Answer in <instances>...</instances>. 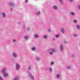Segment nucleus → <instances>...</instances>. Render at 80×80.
<instances>
[{
  "instance_id": "nucleus-9",
  "label": "nucleus",
  "mask_w": 80,
  "mask_h": 80,
  "mask_svg": "<svg viewBox=\"0 0 80 80\" xmlns=\"http://www.w3.org/2000/svg\"><path fill=\"white\" fill-rule=\"evenodd\" d=\"M76 29H78V30H80V26L79 25H78L76 26Z\"/></svg>"
},
{
  "instance_id": "nucleus-37",
  "label": "nucleus",
  "mask_w": 80,
  "mask_h": 80,
  "mask_svg": "<svg viewBox=\"0 0 80 80\" xmlns=\"http://www.w3.org/2000/svg\"><path fill=\"white\" fill-rule=\"evenodd\" d=\"M28 2V1H27V0H26V1H25V2Z\"/></svg>"
},
{
  "instance_id": "nucleus-15",
  "label": "nucleus",
  "mask_w": 80,
  "mask_h": 80,
  "mask_svg": "<svg viewBox=\"0 0 80 80\" xmlns=\"http://www.w3.org/2000/svg\"><path fill=\"white\" fill-rule=\"evenodd\" d=\"M19 80V77H18L14 79V80Z\"/></svg>"
},
{
  "instance_id": "nucleus-31",
  "label": "nucleus",
  "mask_w": 80,
  "mask_h": 80,
  "mask_svg": "<svg viewBox=\"0 0 80 80\" xmlns=\"http://www.w3.org/2000/svg\"><path fill=\"white\" fill-rule=\"evenodd\" d=\"M74 23H77V20H74Z\"/></svg>"
},
{
  "instance_id": "nucleus-10",
  "label": "nucleus",
  "mask_w": 80,
  "mask_h": 80,
  "mask_svg": "<svg viewBox=\"0 0 80 80\" xmlns=\"http://www.w3.org/2000/svg\"><path fill=\"white\" fill-rule=\"evenodd\" d=\"M53 8L54 9H55V10H57L58 9V8H57V7L56 6H53Z\"/></svg>"
},
{
  "instance_id": "nucleus-18",
  "label": "nucleus",
  "mask_w": 80,
  "mask_h": 80,
  "mask_svg": "<svg viewBox=\"0 0 80 80\" xmlns=\"http://www.w3.org/2000/svg\"><path fill=\"white\" fill-rule=\"evenodd\" d=\"M36 59L37 60V61H39L40 60V59L38 57H36Z\"/></svg>"
},
{
  "instance_id": "nucleus-17",
  "label": "nucleus",
  "mask_w": 80,
  "mask_h": 80,
  "mask_svg": "<svg viewBox=\"0 0 80 80\" xmlns=\"http://www.w3.org/2000/svg\"><path fill=\"white\" fill-rule=\"evenodd\" d=\"M32 50L33 51H35V50H36V48L35 47H33L32 48Z\"/></svg>"
},
{
  "instance_id": "nucleus-24",
  "label": "nucleus",
  "mask_w": 80,
  "mask_h": 80,
  "mask_svg": "<svg viewBox=\"0 0 80 80\" xmlns=\"http://www.w3.org/2000/svg\"><path fill=\"white\" fill-rule=\"evenodd\" d=\"M25 38L26 40H28V36H26L25 37Z\"/></svg>"
},
{
  "instance_id": "nucleus-16",
  "label": "nucleus",
  "mask_w": 80,
  "mask_h": 80,
  "mask_svg": "<svg viewBox=\"0 0 80 80\" xmlns=\"http://www.w3.org/2000/svg\"><path fill=\"white\" fill-rule=\"evenodd\" d=\"M47 37H48V36L47 35H45L43 37V38L44 39H47Z\"/></svg>"
},
{
  "instance_id": "nucleus-7",
  "label": "nucleus",
  "mask_w": 80,
  "mask_h": 80,
  "mask_svg": "<svg viewBox=\"0 0 80 80\" xmlns=\"http://www.w3.org/2000/svg\"><path fill=\"white\" fill-rule=\"evenodd\" d=\"M61 32L62 33L64 34L65 33V29L63 28H62L61 29Z\"/></svg>"
},
{
  "instance_id": "nucleus-4",
  "label": "nucleus",
  "mask_w": 80,
  "mask_h": 80,
  "mask_svg": "<svg viewBox=\"0 0 80 80\" xmlns=\"http://www.w3.org/2000/svg\"><path fill=\"white\" fill-rule=\"evenodd\" d=\"M29 76L30 78L32 79V80H33L34 79V77L32 75V74L30 73H29Z\"/></svg>"
},
{
  "instance_id": "nucleus-30",
  "label": "nucleus",
  "mask_w": 80,
  "mask_h": 80,
  "mask_svg": "<svg viewBox=\"0 0 80 80\" xmlns=\"http://www.w3.org/2000/svg\"><path fill=\"white\" fill-rule=\"evenodd\" d=\"M2 80V77L0 76V80Z\"/></svg>"
},
{
  "instance_id": "nucleus-40",
  "label": "nucleus",
  "mask_w": 80,
  "mask_h": 80,
  "mask_svg": "<svg viewBox=\"0 0 80 80\" xmlns=\"http://www.w3.org/2000/svg\"><path fill=\"white\" fill-rule=\"evenodd\" d=\"M11 10H12V9H11Z\"/></svg>"
},
{
  "instance_id": "nucleus-36",
  "label": "nucleus",
  "mask_w": 80,
  "mask_h": 80,
  "mask_svg": "<svg viewBox=\"0 0 80 80\" xmlns=\"http://www.w3.org/2000/svg\"><path fill=\"white\" fill-rule=\"evenodd\" d=\"M78 8H79L80 10V5H79L78 6Z\"/></svg>"
},
{
  "instance_id": "nucleus-12",
  "label": "nucleus",
  "mask_w": 80,
  "mask_h": 80,
  "mask_svg": "<svg viewBox=\"0 0 80 80\" xmlns=\"http://www.w3.org/2000/svg\"><path fill=\"white\" fill-rule=\"evenodd\" d=\"M9 5H10L11 6H14V4L13 3H12V2H9Z\"/></svg>"
},
{
  "instance_id": "nucleus-20",
  "label": "nucleus",
  "mask_w": 80,
  "mask_h": 80,
  "mask_svg": "<svg viewBox=\"0 0 80 80\" xmlns=\"http://www.w3.org/2000/svg\"><path fill=\"white\" fill-rule=\"evenodd\" d=\"M77 34H73V37H77Z\"/></svg>"
},
{
  "instance_id": "nucleus-22",
  "label": "nucleus",
  "mask_w": 80,
  "mask_h": 80,
  "mask_svg": "<svg viewBox=\"0 0 80 80\" xmlns=\"http://www.w3.org/2000/svg\"><path fill=\"white\" fill-rule=\"evenodd\" d=\"M71 57V58H74V57H75V56H74V55L73 54H72V55H71L70 56Z\"/></svg>"
},
{
  "instance_id": "nucleus-5",
  "label": "nucleus",
  "mask_w": 80,
  "mask_h": 80,
  "mask_svg": "<svg viewBox=\"0 0 80 80\" xmlns=\"http://www.w3.org/2000/svg\"><path fill=\"white\" fill-rule=\"evenodd\" d=\"M12 56L13 57H14V58H17V56H18V55L17 53L13 52L12 53Z\"/></svg>"
},
{
  "instance_id": "nucleus-11",
  "label": "nucleus",
  "mask_w": 80,
  "mask_h": 80,
  "mask_svg": "<svg viewBox=\"0 0 80 80\" xmlns=\"http://www.w3.org/2000/svg\"><path fill=\"white\" fill-rule=\"evenodd\" d=\"M56 77L57 78H58L59 77H60V73L58 74L57 75H56Z\"/></svg>"
},
{
  "instance_id": "nucleus-19",
  "label": "nucleus",
  "mask_w": 80,
  "mask_h": 80,
  "mask_svg": "<svg viewBox=\"0 0 80 80\" xmlns=\"http://www.w3.org/2000/svg\"><path fill=\"white\" fill-rule=\"evenodd\" d=\"M59 2H60L61 3V4H63V1H62V0H58Z\"/></svg>"
},
{
  "instance_id": "nucleus-34",
  "label": "nucleus",
  "mask_w": 80,
  "mask_h": 80,
  "mask_svg": "<svg viewBox=\"0 0 80 80\" xmlns=\"http://www.w3.org/2000/svg\"><path fill=\"white\" fill-rule=\"evenodd\" d=\"M30 68H31V67H30V66H29V68H28L29 70H30Z\"/></svg>"
},
{
  "instance_id": "nucleus-39",
  "label": "nucleus",
  "mask_w": 80,
  "mask_h": 80,
  "mask_svg": "<svg viewBox=\"0 0 80 80\" xmlns=\"http://www.w3.org/2000/svg\"><path fill=\"white\" fill-rule=\"evenodd\" d=\"M53 40L54 41V40H55V39H54V38H53Z\"/></svg>"
},
{
  "instance_id": "nucleus-8",
  "label": "nucleus",
  "mask_w": 80,
  "mask_h": 80,
  "mask_svg": "<svg viewBox=\"0 0 80 80\" xmlns=\"http://www.w3.org/2000/svg\"><path fill=\"white\" fill-rule=\"evenodd\" d=\"M60 51H62L63 50V46L62 45H60Z\"/></svg>"
},
{
  "instance_id": "nucleus-27",
  "label": "nucleus",
  "mask_w": 80,
  "mask_h": 80,
  "mask_svg": "<svg viewBox=\"0 0 80 80\" xmlns=\"http://www.w3.org/2000/svg\"><path fill=\"white\" fill-rule=\"evenodd\" d=\"M64 43H67V41L66 40H64Z\"/></svg>"
},
{
  "instance_id": "nucleus-35",
  "label": "nucleus",
  "mask_w": 80,
  "mask_h": 80,
  "mask_svg": "<svg viewBox=\"0 0 80 80\" xmlns=\"http://www.w3.org/2000/svg\"><path fill=\"white\" fill-rule=\"evenodd\" d=\"M70 2H73V0H69Z\"/></svg>"
},
{
  "instance_id": "nucleus-13",
  "label": "nucleus",
  "mask_w": 80,
  "mask_h": 80,
  "mask_svg": "<svg viewBox=\"0 0 80 80\" xmlns=\"http://www.w3.org/2000/svg\"><path fill=\"white\" fill-rule=\"evenodd\" d=\"M7 15H6V14H5V13H3L2 14V17L3 18H5V17H6Z\"/></svg>"
},
{
  "instance_id": "nucleus-23",
  "label": "nucleus",
  "mask_w": 80,
  "mask_h": 80,
  "mask_svg": "<svg viewBox=\"0 0 80 80\" xmlns=\"http://www.w3.org/2000/svg\"><path fill=\"white\" fill-rule=\"evenodd\" d=\"M67 68H68V69H71V67L70 66H67Z\"/></svg>"
},
{
  "instance_id": "nucleus-25",
  "label": "nucleus",
  "mask_w": 80,
  "mask_h": 80,
  "mask_svg": "<svg viewBox=\"0 0 80 80\" xmlns=\"http://www.w3.org/2000/svg\"><path fill=\"white\" fill-rule=\"evenodd\" d=\"M56 37L57 38H59V37H60V35L58 34L56 35Z\"/></svg>"
},
{
  "instance_id": "nucleus-2",
  "label": "nucleus",
  "mask_w": 80,
  "mask_h": 80,
  "mask_svg": "<svg viewBox=\"0 0 80 80\" xmlns=\"http://www.w3.org/2000/svg\"><path fill=\"white\" fill-rule=\"evenodd\" d=\"M16 70H18L20 69V65L18 63H16Z\"/></svg>"
},
{
  "instance_id": "nucleus-28",
  "label": "nucleus",
  "mask_w": 80,
  "mask_h": 80,
  "mask_svg": "<svg viewBox=\"0 0 80 80\" xmlns=\"http://www.w3.org/2000/svg\"><path fill=\"white\" fill-rule=\"evenodd\" d=\"M54 63V62H51V65H53Z\"/></svg>"
},
{
  "instance_id": "nucleus-33",
  "label": "nucleus",
  "mask_w": 80,
  "mask_h": 80,
  "mask_svg": "<svg viewBox=\"0 0 80 80\" xmlns=\"http://www.w3.org/2000/svg\"><path fill=\"white\" fill-rule=\"evenodd\" d=\"M50 31H51V30H50V29H48V31L50 32Z\"/></svg>"
},
{
  "instance_id": "nucleus-3",
  "label": "nucleus",
  "mask_w": 80,
  "mask_h": 80,
  "mask_svg": "<svg viewBox=\"0 0 80 80\" xmlns=\"http://www.w3.org/2000/svg\"><path fill=\"white\" fill-rule=\"evenodd\" d=\"M56 52V50L55 49H51V52H50V55H52L53 53L55 52Z\"/></svg>"
},
{
  "instance_id": "nucleus-21",
  "label": "nucleus",
  "mask_w": 80,
  "mask_h": 80,
  "mask_svg": "<svg viewBox=\"0 0 80 80\" xmlns=\"http://www.w3.org/2000/svg\"><path fill=\"white\" fill-rule=\"evenodd\" d=\"M40 12L38 11L37 14V15H40Z\"/></svg>"
},
{
  "instance_id": "nucleus-1",
  "label": "nucleus",
  "mask_w": 80,
  "mask_h": 80,
  "mask_svg": "<svg viewBox=\"0 0 80 80\" xmlns=\"http://www.w3.org/2000/svg\"><path fill=\"white\" fill-rule=\"evenodd\" d=\"M2 72L3 73H4V76L5 77H8V74L6 72V68H4L3 69L2 71Z\"/></svg>"
},
{
  "instance_id": "nucleus-32",
  "label": "nucleus",
  "mask_w": 80,
  "mask_h": 80,
  "mask_svg": "<svg viewBox=\"0 0 80 80\" xmlns=\"http://www.w3.org/2000/svg\"><path fill=\"white\" fill-rule=\"evenodd\" d=\"M30 29V28H28L27 30H28V31Z\"/></svg>"
},
{
  "instance_id": "nucleus-38",
  "label": "nucleus",
  "mask_w": 80,
  "mask_h": 80,
  "mask_svg": "<svg viewBox=\"0 0 80 80\" xmlns=\"http://www.w3.org/2000/svg\"><path fill=\"white\" fill-rule=\"evenodd\" d=\"M18 24H21V23L20 22H19L18 23Z\"/></svg>"
},
{
  "instance_id": "nucleus-14",
  "label": "nucleus",
  "mask_w": 80,
  "mask_h": 80,
  "mask_svg": "<svg viewBox=\"0 0 80 80\" xmlns=\"http://www.w3.org/2000/svg\"><path fill=\"white\" fill-rule=\"evenodd\" d=\"M35 38H38V34H35L34 36Z\"/></svg>"
},
{
  "instance_id": "nucleus-29",
  "label": "nucleus",
  "mask_w": 80,
  "mask_h": 80,
  "mask_svg": "<svg viewBox=\"0 0 80 80\" xmlns=\"http://www.w3.org/2000/svg\"><path fill=\"white\" fill-rule=\"evenodd\" d=\"M16 40L14 39L12 41V42H16Z\"/></svg>"
},
{
  "instance_id": "nucleus-26",
  "label": "nucleus",
  "mask_w": 80,
  "mask_h": 80,
  "mask_svg": "<svg viewBox=\"0 0 80 80\" xmlns=\"http://www.w3.org/2000/svg\"><path fill=\"white\" fill-rule=\"evenodd\" d=\"M49 70L50 71V72H52V68H49Z\"/></svg>"
},
{
  "instance_id": "nucleus-6",
  "label": "nucleus",
  "mask_w": 80,
  "mask_h": 80,
  "mask_svg": "<svg viewBox=\"0 0 80 80\" xmlns=\"http://www.w3.org/2000/svg\"><path fill=\"white\" fill-rule=\"evenodd\" d=\"M70 15L71 16H74L75 15V12H71L70 13Z\"/></svg>"
}]
</instances>
